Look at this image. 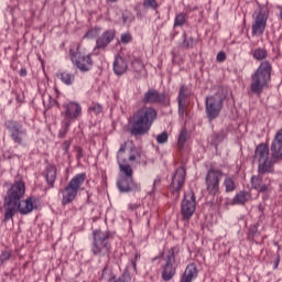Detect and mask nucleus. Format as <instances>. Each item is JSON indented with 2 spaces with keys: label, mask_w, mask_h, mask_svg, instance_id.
I'll return each instance as SVG.
<instances>
[{
  "label": "nucleus",
  "mask_w": 282,
  "mask_h": 282,
  "mask_svg": "<svg viewBox=\"0 0 282 282\" xmlns=\"http://www.w3.org/2000/svg\"><path fill=\"white\" fill-rule=\"evenodd\" d=\"M25 195V183L22 181L15 182L7 192L4 196V221H10L17 213L20 215H30L32 210L41 206V200L34 196H30L25 200L23 196Z\"/></svg>",
  "instance_id": "obj_1"
},
{
  "label": "nucleus",
  "mask_w": 282,
  "mask_h": 282,
  "mask_svg": "<svg viewBox=\"0 0 282 282\" xmlns=\"http://www.w3.org/2000/svg\"><path fill=\"white\" fill-rule=\"evenodd\" d=\"M253 160L258 162V173H274V164L282 162V128L276 131L271 148L265 143L257 145Z\"/></svg>",
  "instance_id": "obj_2"
},
{
  "label": "nucleus",
  "mask_w": 282,
  "mask_h": 282,
  "mask_svg": "<svg viewBox=\"0 0 282 282\" xmlns=\"http://www.w3.org/2000/svg\"><path fill=\"white\" fill-rule=\"evenodd\" d=\"M251 54L254 61L261 62L256 72L251 75L250 84L251 91L256 94V96H260L272 80V63L265 59L268 58V50L263 47L254 48Z\"/></svg>",
  "instance_id": "obj_3"
},
{
  "label": "nucleus",
  "mask_w": 282,
  "mask_h": 282,
  "mask_svg": "<svg viewBox=\"0 0 282 282\" xmlns=\"http://www.w3.org/2000/svg\"><path fill=\"white\" fill-rule=\"evenodd\" d=\"M93 237V254L99 259H107V263H109L111 259V243H109V232L102 230H94Z\"/></svg>",
  "instance_id": "obj_4"
},
{
  "label": "nucleus",
  "mask_w": 282,
  "mask_h": 282,
  "mask_svg": "<svg viewBox=\"0 0 282 282\" xmlns=\"http://www.w3.org/2000/svg\"><path fill=\"white\" fill-rule=\"evenodd\" d=\"M224 100H226V95L219 93L206 97L205 113L209 122L217 120V117L221 113V110L224 109Z\"/></svg>",
  "instance_id": "obj_5"
},
{
  "label": "nucleus",
  "mask_w": 282,
  "mask_h": 282,
  "mask_svg": "<svg viewBox=\"0 0 282 282\" xmlns=\"http://www.w3.org/2000/svg\"><path fill=\"white\" fill-rule=\"evenodd\" d=\"M85 180H87V175L85 173H80L69 181L68 185L62 191L63 206H67V204H72V202L76 199V195H78V191H80V185L85 184Z\"/></svg>",
  "instance_id": "obj_6"
},
{
  "label": "nucleus",
  "mask_w": 282,
  "mask_h": 282,
  "mask_svg": "<svg viewBox=\"0 0 282 282\" xmlns=\"http://www.w3.org/2000/svg\"><path fill=\"white\" fill-rule=\"evenodd\" d=\"M4 128L9 132V135L14 144L23 147L25 138H28V130L23 128V124L17 120H7L4 122Z\"/></svg>",
  "instance_id": "obj_7"
},
{
  "label": "nucleus",
  "mask_w": 282,
  "mask_h": 282,
  "mask_svg": "<svg viewBox=\"0 0 282 282\" xmlns=\"http://www.w3.org/2000/svg\"><path fill=\"white\" fill-rule=\"evenodd\" d=\"M140 259V254H135L134 260H132V263L130 267H127L124 272L121 276H119L116 280V275L113 273H107V270H109V264H106L102 274H101V282H130L131 281V272H138V269L135 268V261Z\"/></svg>",
  "instance_id": "obj_8"
},
{
  "label": "nucleus",
  "mask_w": 282,
  "mask_h": 282,
  "mask_svg": "<svg viewBox=\"0 0 282 282\" xmlns=\"http://www.w3.org/2000/svg\"><path fill=\"white\" fill-rule=\"evenodd\" d=\"M221 177H224V171L214 167L208 170L205 177V184L209 195H219V184L221 182Z\"/></svg>",
  "instance_id": "obj_9"
},
{
  "label": "nucleus",
  "mask_w": 282,
  "mask_h": 282,
  "mask_svg": "<svg viewBox=\"0 0 282 282\" xmlns=\"http://www.w3.org/2000/svg\"><path fill=\"white\" fill-rule=\"evenodd\" d=\"M195 210H197V200H195V193L189 191L185 193L181 203V215L183 221H191V218L195 215Z\"/></svg>",
  "instance_id": "obj_10"
},
{
  "label": "nucleus",
  "mask_w": 282,
  "mask_h": 282,
  "mask_svg": "<svg viewBox=\"0 0 282 282\" xmlns=\"http://www.w3.org/2000/svg\"><path fill=\"white\" fill-rule=\"evenodd\" d=\"M70 61L80 72H89L91 67H94V61L91 59V55H83L80 53V45H77V52L74 50H69Z\"/></svg>",
  "instance_id": "obj_11"
},
{
  "label": "nucleus",
  "mask_w": 282,
  "mask_h": 282,
  "mask_svg": "<svg viewBox=\"0 0 282 282\" xmlns=\"http://www.w3.org/2000/svg\"><path fill=\"white\" fill-rule=\"evenodd\" d=\"M265 25H268V14L263 9H257L253 12V23L251 26L252 36H261L265 32Z\"/></svg>",
  "instance_id": "obj_12"
},
{
  "label": "nucleus",
  "mask_w": 282,
  "mask_h": 282,
  "mask_svg": "<svg viewBox=\"0 0 282 282\" xmlns=\"http://www.w3.org/2000/svg\"><path fill=\"white\" fill-rule=\"evenodd\" d=\"M177 252V247L169 249L166 256L164 257L165 264H163L162 279L163 281H171L175 276L176 269L173 267L175 263V253Z\"/></svg>",
  "instance_id": "obj_13"
},
{
  "label": "nucleus",
  "mask_w": 282,
  "mask_h": 282,
  "mask_svg": "<svg viewBox=\"0 0 282 282\" xmlns=\"http://www.w3.org/2000/svg\"><path fill=\"white\" fill-rule=\"evenodd\" d=\"M186 180V169L183 166H180L176 169L171 183V188L173 195H176V197H180V191L182 189V186H184V182Z\"/></svg>",
  "instance_id": "obj_14"
},
{
  "label": "nucleus",
  "mask_w": 282,
  "mask_h": 282,
  "mask_svg": "<svg viewBox=\"0 0 282 282\" xmlns=\"http://www.w3.org/2000/svg\"><path fill=\"white\" fill-rule=\"evenodd\" d=\"M128 131L131 135H142V109H139L129 120Z\"/></svg>",
  "instance_id": "obj_15"
},
{
  "label": "nucleus",
  "mask_w": 282,
  "mask_h": 282,
  "mask_svg": "<svg viewBox=\"0 0 282 282\" xmlns=\"http://www.w3.org/2000/svg\"><path fill=\"white\" fill-rule=\"evenodd\" d=\"M64 109H65L64 122H72V120H76V118H78V116H80V112H82L80 105H78L74 101H70L69 104L64 105Z\"/></svg>",
  "instance_id": "obj_16"
},
{
  "label": "nucleus",
  "mask_w": 282,
  "mask_h": 282,
  "mask_svg": "<svg viewBox=\"0 0 282 282\" xmlns=\"http://www.w3.org/2000/svg\"><path fill=\"white\" fill-rule=\"evenodd\" d=\"M263 175H265V173L258 172V175L251 176L250 180L251 188L258 191V193H268V185L270 184V181L265 178L263 182Z\"/></svg>",
  "instance_id": "obj_17"
},
{
  "label": "nucleus",
  "mask_w": 282,
  "mask_h": 282,
  "mask_svg": "<svg viewBox=\"0 0 282 282\" xmlns=\"http://www.w3.org/2000/svg\"><path fill=\"white\" fill-rule=\"evenodd\" d=\"M158 118V111L153 108H148L142 117V133H148L153 126V121Z\"/></svg>",
  "instance_id": "obj_18"
},
{
  "label": "nucleus",
  "mask_w": 282,
  "mask_h": 282,
  "mask_svg": "<svg viewBox=\"0 0 282 282\" xmlns=\"http://www.w3.org/2000/svg\"><path fill=\"white\" fill-rule=\"evenodd\" d=\"M116 39V31L107 30L105 31L96 41V48L97 50H105L111 41Z\"/></svg>",
  "instance_id": "obj_19"
},
{
  "label": "nucleus",
  "mask_w": 282,
  "mask_h": 282,
  "mask_svg": "<svg viewBox=\"0 0 282 282\" xmlns=\"http://www.w3.org/2000/svg\"><path fill=\"white\" fill-rule=\"evenodd\" d=\"M144 102H149L150 105H160L166 100V95L160 94L155 89H150L144 94Z\"/></svg>",
  "instance_id": "obj_20"
},
{
  "label": "nucleus",
  "mask_w": 282,
  "mask_h": 282,
  "mask_svg": "<svg viewBox=\"0 0 282 282\" xmlns=\"http://www.w3.org/2000/svg\"><path fill=\"white\" fill-rule=\"evenodd\" d=\"M198 274L199 271H197V265L195 263H189L186 267L180 282H193L195 279H197Z\"/></svg>",
  "instance_id": "obj_21"
},
{
  "label": "nucleus",
  "mask_w": 282,
  "mask_h": 282,
  "mask_svg": "<svg viewBox=\"0 0 282 282\" xmlns=\"http://www.w3.org/2000/svg\"><path fill=\"white\" fill-rule=\"evenodd\" d=\"M133 186V178L121 176V178L117 181V187L120 193H131Z\"/></svg>",
  "instance_id": "obj_22"
},
{
  "label": "nucleus",
  "mask_w": 282,
  "mask_h": 282,
  "mask_svg": "<svg viewBox=\"0 0 282 282\" xmlns=\"http://www.w3.org/2000/svg\"><path fill=\"white\" fill-rule=\"evenodd\" d=\"M250 197H252V195L249 192L240 191L234 196L231 204L232 206H243V204L250 202Z\"/></svg>",
  "instance_id": "obj_23"
},
{
  "label": "nucleus",
  "mask_w": 282,
  "mask_h": 282,
  "mask_svg": "<svg viewBox=\"0 0 282 282\" xmlns=\"http://www.w3.org/2000/svg\"><path fill=\"white\" fill-rule=\"evenodd\" d=\"M129 65L122 56H117L113 62V72L117 76H122L127 72Z\"/></svg>",
  "instance_id": "obj_24"
},
{
  "label": "nucleus",
  "mask_w": 282,
  "mask_h": 282,
  "mask_svg": "<svg viewBox=\"0 0 282 282\" xmlns=\"http://www.w3.org/2000/svg\"><path fill=\"white\" fill-rule=\"evenodd\" d=\"M126 162L127 160H118L119 171L122 175L121 177L133 178V169Z\"/></svg>",
  "instance_id": "obj_25"
},
{
  "label": "nucleus",
  "mask_w": 282,
  "mask_h": 282,
  "mask_svg": "<svg viewBox=\"0 0 282 282\" xmlns=\"http://www.w3.org/2000/svg\"><path fill=\"white\" fill-rule=\"evenodd\" d=\"M46 182L51 188H54V182H56V166L48 165L45 174Z\"/></svg>",
  "instance_id": "obj_26"
},
{
  "label": "nucleus",
  "mask_w": 282,
  "mask_h": 282,
  "mask_svg": "<svg viewBox=\"0 0 282 282\" xmlns=\"http://www.w3.org/2000/svg\"><path fill=\"white\" fill-rule=\"evenodd\" d=\"M223 186H225L226 193H235V191H237V183L235 182V178H232V176H225Z\"/></svg>",
  "instance_id": "obj_27"
},
{
  "label": "nucleus",
  "mask_w": 282,
  "mask_h": 282,
  "mask_svg": "<svg viewBox=\"0 0 282 282\" xmlns=\"http://www.w3.org/2000/svg\"><path fill=\"white\" fill-rule=\"evenodd\" d=\"M132 68L135 72V78H141L142 58L134 57L133 61H132Z\"/></svg>",
  "instance_id": "obj_28"
},
{
  "label": "nucleus",
  "mask_w": 282,
  "mask_h": 282,
  "mask_svg": "<svg viewBox=\"0 0 282 282\" xmlns=\"http://www.w3.org/2000/svg\"><path fill=\"white\" fill-rule=\"evenodd\" d=\"M186 140H188V131L184 128L180 135H178V140H177V148L180 151H182V149H184V145L186 144Z\"/></svg>",
  "instance_id": "obj_29"
},
{
  "label": "nucleus",
  "mask_w": 282,
  "mask_h": 282,
  "mask_svg": "<svg viewBox=\"0 0 282 282\" xmlns=\"http://www.w3.org/2000/svg\"><path fill=\"white\" fill-rule=\"evenodd\" d=\"M57 78H61L64 85H72V83H74V75L67 72L57 74Z\"/></svg>",
  "instance_id": "obj_30"
},
{
  "label": "nucleus",
  "mask_w": 282,
  "mask_h": 282,
  "mask_svg": "<svg viewBox=\"0 0 282 282\" xmlns=\"http://www.w3.org/2000/svg\"><path fill=\"white\" fill-rule=\"evenodd\" d=\"M123 25H131L133 21L135 20V17H133V13H131L129 10H124L121 15Z\"/></svg>",
  "instance_id": "obj_31"
},
{
  "label": "nucleus",
  "mask_w": 282,
  "mask_h": 282,
  "mask_svg": "<svg viewBox=\"0 0 282 282\" xmlns=\"http://www.w3.org/2000/svg\"><path fill=\"white\" fill-rule=\"evenodd\" d=\"M143 8L145 10H158L160 3H158V0H143Z\"/></svg>",
  "instance_id": "obj_32"
},
{
  "label": "nucleus",
  "mask_w": 282,
  "mask_h": 282,
  "mask_svg": "<svg viewBox=\"0 0 282 282\" xmlns=\"http://www.w3.org/2000/svg\"><path fill=\"white\" fill-rule=\"evenodd\" d=\"M186 23V13H178L174 19V28H182Z\"/></svg>",
  "instance_id": "obj_33"
},
{
  "label": "nucleus",
  "mask_w": 282,
  "mask_h": 282,
  "mask_svg": "<svg viewBox=\"0 0 282 282\" xmlns=\"http://www.w3.org/2000/svg\"><path fill=\"white\" fill-rule=\"evenodd\" d=\"M186 91H187L186 86H182L180 88V93L177 97L178 102H186V97H187Z\"/></svg>",
  "instance_id": "obj_34"
},
{
  "label": "nucleus",
  "mask_w": 282,
  "mask_h": 282,
  "mask_svg": "<svg viewBox=\"0 0 282 282\" xmlns=\"http://www.w3.org/2000/svg\"><path fill=\"white\" fill-rule=\"evenodd\" d=\"M158 144H166L169 142V133L162 132L156 137Z\"/></svg>",
  "instance_id": "obj_35"
},
{
  "label": "nucleus",
  "mask_w": 282,
  "mask_h": 282,
  "mask_svg": "<svg viewBox=\"0 0 282 282\" xmlns=\"http://www.w3.org/2000/svg\"><path fill=\"white\" fill-rule=\"evenodd\" d=\"M225 139H226V133H224V131H220V132H218V133H216V134L214 135L213 142H214L216 145H218L219 142H224Z\"/></svg>",
  "instance_id": "obj_36"
},
{
  "label": "nucleus",
  "mask_w": 282,
  "mask_h": 282,
  "mask_svg": "<svg viewBox=\"0 0 282 282\" xmlns=\"http://www.w3.org/2000/svg\"><path fill=\"white\" fill-rule=\"evenodd\" d=\"M178 116L184 118L186 116V102L178 101Z\"/></svg>",
  "instance_id": "obj_37"
},
{
  "label": "nucleus",
  "mask_w": 282,
  "mask_h": 282,
  "mask_svg": "<svg viewBox=\"0 0 282 282\" xmlns=\"http://www.w3.org/2000/svg\"><path fill=\"white\" fill-rule=\"evenodd\" d=\"M98 32H99L98 29H90L86 32V34L84 35V39H96Z\"/></svg>",
  "instance_id": "obj_38"
},
{
  "label": "nucleus",
  "mask_w": 282,
  "mask_h": 282,
  "mask_svg": "<svg viewBox=\"0 0 282 282\" xmlns=\"http://www.w3.org/2000/svg\"><path fill=\"white\" fill-rule=\"evenodd\" d=\"M70 124H72V121H64L63 130L59 131V138H63L64 135L67 134V131H68Z\"/></svg>",
  "instance_id": "obj_39"
},
{
  "label": "nucleus",
  "mask_w": 282,
  "mask_h": 282,
  "mask_svg": "<svg viewBox=\"0 0 282 282\" xmlns=\"http://www.w3.org/2000/svg\"><path fill=\"white\" fill-rule=\"evenodd\" d=\"M183 47H185L186 50H188V47H193V37H189L188 40H186V34H183Z\"/></svg>",
  "instance_id": "obj_40"
},
{
  "label": "nucleus",
  "mask_w": 282,
  "mask_h": 282,
  "mask_svg": "<svg viewBox=\"0 0 282 282\" xmlns=\"http://www.w3.org/2000/svg\"><path fill=\"white\" fill-rule=\"evenodd\" d=\"M120 42L127 45V43H131V34L129 33H123L121 34Z\"/></svg>",
  "instance_id": "obj_41"
},
{
  "label": "nucleus",
  "mask_w": 282,
  "mask_h": 282,
  "mask_svg": "<svg viewBox=\"0 0 282 282\" xmlns=\"http://www.w3.org/2000/svg\"><path fill=\"white\" fill-rule=\"evenodd\" d=\"M126 149H127V143L121 144V147L118 151V154H117V160H124L122 158V153H124Z\"/></svg>",
  "instance_id": "obj_42"
},
{
  "label": "nucleus",
  "mask_w": 282,
  "mask_h": 282,
  "mask_svg": "<svg viewBox=\"0 0 282 282\" xmlns=\"http://www.w3.org/2000/svg\"><path fill=\"white\" fill-rule=\"evenodd\" d=\"M90 111H94L95 113H102V106L99 104H95L90 107Z\"/></svg>",
  "instance_id": "obj_43"
},
{
  "label": "nucleus",
  "mask_w": 282,
  "mask_h": 282,
  "mask_svg": "<svg viewBox=\"0 0 282 282\" xmlns=\"http://www.w3.org/2000/svg\"><path fill=\"white\" fill-rule=\"evenodd\" d=\"M216 61L218 63H224L226 61V54L224 52H219L216 56Z\"/></svg>",
  "instance_id": "obj_44"
},
{
  "label": "nucleus",
  "mask_w": 282,
  "mask_h": 282,
  "mask_svg": "<svg viewBox=\"0 0 282 282\" xmlns=\"http://www.w3.org/2000/svg\"><path fill=\"white\" fill-rule=\"evenodd\" d=\"M160 184H162V180H160V177L155 178L153 182V188L150 192V195H153V193H155V186H160Z\"/></svg>",
  "instance_id": "obj_45"
},
{
  "label": "nucleus",
  "mask_w": 282,
  "mask_h": 282,
  "mask_svg": "<svg viewBox=\"0 0 282 282\" xmlns=\"http://www.w3.org/2000/svg\"><path fill=\"white\" fill-rule=\"evenodd\" d=\"M69 147H72V140L65 141L62 145V149L65 151V153H67V151H69Z\"/></svg>",
  "instance_id": "obj_46"
},
{
  "label": "nucleus",
  "mask_w": 282,
  "mask_h": 282,
  "mask_svg": "<svg viewBox=\"0 0 282 282\" xmlns=\"http://www.w3.org/2000/svg\"><path fill=\"white\" fill-rule=\"evenodd\" d=\"M8 259H10V252L8 251L2 252V254L0 256L1 263H3V261H8Z\"/></svg>",
  "instance_id": "obj_47"
},
{
  "label": "nucleus",
  "mask_w": 282,
  "mask_h": 282,
  "mask_svg": "<svg viewBox=\"0 0 282 282\" xmlns=\"http://www.w3.org/2000/svg\"><path fill=\"white\" fill-rule=\"evenodd\" d=\"M20 76H22V77L28 76V69L21 68V69H20Z\"/></svg>",
  "instance_id": "obj_48"
},
{
  "label": "nucleus",
  "mask_w": 282,
  "mask_h": 282,
  "mask_svg": "<svg viewBox=\"0 0 282 282\" xmlns=\"http://www.w3.org/2000/svg\"><path fill=\"white\" fill-rule=\"evenodd\" d=\"M77 151V158L80 160V158H83V150L82 148H76Z\"/></svg>",
  "instance_id": "obj_49"
},
{
  "label": "nucleus",
  "mask_w": 282,
  "mask_h": 282,
  "mask_svg": "<svg viewBox=\"0 0 282 282\" xmlns=\"http://www.w3.org/2000/svg\"><path fill=\"white\" fill-rule=\"evenodd\" d=\"M278 9H279V17H280V19L282 21V7H279Z\"/></svg>",
  "instance_id": "obj_50"
},
{
  "label": "nucleus",
  "mask_w": 282,
  "mask_h": 282,
  "mask_svg": "<svg viewBox=\"0 0 282 282\" xmlns=\"http://www.w3.org/2000/svg\"><path fill=\"white\" fill-rule=\"evenodd\" d=\"M134 160H135V155L132 154V155L129 156L130 162H133Z\"/></svg>",
  "instance_id": "obj_51"
},
{
  "label": "nucleus",
  "mask_w": 282,
  "mask_h": 282,
  "mask_svg": "<svg viewBox=\"0 0 282 282\" xmlns=\"http://www.w3.org/2000/svg\"><path fill=\"white\" fill-rule=\"evenodd\" d=\"M110 3H116L118 0H108Z\"/></svg>",
  "instance_id": "obj_52"
}]
</instances>
